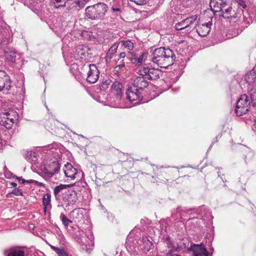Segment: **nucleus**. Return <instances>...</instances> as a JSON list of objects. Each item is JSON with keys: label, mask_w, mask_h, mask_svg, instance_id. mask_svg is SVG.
<instances>
[{"label": "nucleus", "mask_w": 256, "mask_h": 256, "mask_svg": "<svg viewBox=\"0 0 256 256\" xmlns=\"http://www.w3.org/2000/svg\"><path fill=\"white\" fill-rule=\"evenodd\" d=\"M175 58L176 56L171 49L160 47L152 52L151 60L160 67L166 68L174 64Z\"/></svg>", "instance_id": "1"}, {"label": "nucleus", "mask_w": 256, "mask_h": 256, "mask_svg": "<svg viewBox=\"0 0 256 256\" xmlns=\"http://www.w3.org/2000/svg\"><path fill=\"white\" fill-rule=\"evenodd\" d=\"M108 10V6L104 2H98L86 7L85 10L86 16L90 20H101L104 18Z\"/></svg>", "instance_id": "2"}, {"label": "nucleus", "mask_w": 256, "mask_h": 256, "mask_svg": "<svg viewBox=\"0 0 256 256\" xmlns=\"http://www.w3.org/2000/svg\"><path fill=\"white\" fill-rule=\"evenodd\" d=\"M60 164L57 160L50 161L41 168L43 177L50 182H54L59 172Z\"/></svg>", "instance_id": "3"}, {"label": "nucleus", "mask_w": 256, "mask_h": 256, "mask_svg": "<svg viewBox=\"0 0 256 256\" xmlns=\"http://www.w3.org/2000/svg\"><path fill=\"white\" fill-rule=\"evenodd\" d=\"M250 102L246 94H242L238 100L236 108L235 113L237 116H242L246 114L250 108Z\"/></svg>", "instance_id": "4"}, {"label": "nucleus", "mask_w": 256, "mask_h": 256, "mask_svg": "<svg viewBox=\"0 0 256 256\" xmlns=\"http://www.w3.org/2000/svg\"><path fill=\"white\" fill-rule=\"evenodd\" d=\"M64 172L65 176L70 180H78L82 176L83 173L82 170H78L70 163H67L64 168Z\"/></svg>", "instance_id": "5"}, {"label": "nucleus", "mask_w": 256, "mask_h": 256, "mask_svg": "<svg viewBox=\"0 0 256 256\" xmlns=\"http://www.w3.org/2000/svg\"><path fill=\"white\" fill-rule=\"evenodd\" d=\"M140 75L145 76L148 80H156L162 76V72L158 68L144 67L139 70Z\"/></svg>", "instance_id": "6"}, {"label": "nucleus", "mask_w": 256, "mask_h": 256, "mask_svg": "<svg viewBox=\"0 0 256 256\" xmlns=\"http://www.w3.org/2000/svg\"><path fill=\"white\" fill-rule=\"evenodd\" d=\"M85 69L88 70L86 80L91 84L96 82L99 77V71L95 64H91L85 66Z\"/></svg>", "instance_id": "7"}, {"label": "nucleus", "mask_w": 256, "mask_h": 256, "mask_svg": "<svg viewBox=\"0 0 256 256\" xmlns=\"http://www.w3.org/2000/svg\"><path fill=\"white\" fill-rule=\"evenodd\" d=\"M78 242L81 245L90 246L93 245L94 236L92 232L88 230L86 232L82 231L77 234Z\"/></svg>", "instance_id": "8"}, {"label": "nucleus", "mask_w": 256, "mask_h": 256, "mask_svg": "<svg viewBox=\"0 0 256 256\" xmlns=\"http://www.w3.org/2000/svg\"><path fill=\"white\" fill-rule=\"evenodd\" d=\"M196 19L197 16H196L187 18L180 22L176 24L175 28L178 30L186 29L188 32L190 31L192 28V24Z\"/></svg>", "instance_id": "9"}, {"label": "nucleus", "mask_w": 256, "mask_h": 256, "mask_svg": "<svg viewBox=\"0 0 256 256\" xmlns=\"http://www.w3.org/2000/svg\"><path fill=\"white\" fill-rule=\"evenodd\" d=\"M72 57L75 60L84 59L88 54V48L84 45H78L76 46L72 50V53L70 52Z\"/></svg>", "instance_id": "10"}, {"label": "nucleus", "mask_w": 256, "mask_h": 256, "mask_svg": "<svg viewBox=\"0 0 256 256\" xmlns=\"http://www.w3.org/2000/svg\"><path fill=\"white\" fill-rule=\"evenodd\" d=\"M126 98L127 99L132 102L136 101L135 104H138L142 100V95L139 90L134 88L133 86L129 88L126 91Z\"/></svg>", "instance_id": "11"}, {"label": "nucleus", "mask_w": 256, "mask_h": 256, "mask_svg": "<svg viewBox=\"0 0 256 256\" xmlns=\"http://www.w3.org/2000/svg\"><path fill=\"white\" fill-rule=\"evenodd\" d=\"M189 250L193 252L194 256H212L208 253L202 244L191 246Z\"/></svg>", "instance_id": "12"}, {"label": "nucleus", "mask_w": 256, "mask_h": 256, "mask_svg": "<svg viewBox=\"0 0 256 256\" xmlns=\"http://www.w3.org/2000/svg\"><path fill=\"white\" fill-rule=\"evenodd\" d=\"M4 256H27L26 248L22 246H13L4 252Z\"/></svg>", "instance_id": "13"}, {"label": "nucleus", "mask_w": 256, "mask_h": 256, "mask_svg": "<svg viewBox=\"0 0 256 256\" xmlns=\"http://www.w3.org/2000/svg\"><path fill=\"white\" fill-rule=\"evenodd\" d=\"M14 124V118L10 116L9 112L4 114H0V124L4 126L7 129H10L12 128Z\"/></svg>", "instance_id": "14"}, {"label": "nucleus", "mask_w": 256, "mask_h": 256, "mask_svg": "<svg viewBox=\"0 0 256 256\" xmlns=\"http://www.w3.org/2000/svg\"><path fill=\"white\" fill-rule=\"evenodd\" d=\"M12 82L9 76L4 70H0V91L4 88L9 90Z\"/></svg>", "instance_id": "15"}, {"label": "nucleus", "mask_w": 256, "mask_h": 256, "mask_svg": "<svg viewBox=\"0 0 256 256\" xmlns=\"http://www.w3.org/2000/svg\"><path fill=\"white\" fill-rule=\"evenodd\" d=\"M139 75L134 79L132 86L138 90H142L148 86V82L145 76L140 75V73Z\"/></svg>", "instance_id": "16"}, {"label": "nucleus", "mask_w": 256, "mask_h": 256, "mask_svg": "<svg viewBox=\"0 0 256 256\" xmlns=\"http://www.w3.org/2000/svg\"><path fill=\"white\" fill-rule=\"evenodd\" d=\"M212 25L211 22L206 24H199L196 27V31L200 36L202 37L206 36L210 32Z\"/></svg>", "instance_id": "17"}, {"label": "nucleus", "mask_w": 256, "mask_h": 256, "mask_svg": "<svg viewBox=\"0 0 256 256\" xmlns=\"http://www.w3.org/2000/svg\"><path fill=\"white\" fill-rule=\"evenodd\" d=\"M211 10L214 12H220L226 6V3L224 0H211L210 2Z\"/></svg>", "instance_id": "18"}, {"label": "nucleus", "mask_w": 256, "mask_h": 256, "mask_svg": "<svg viewBox=\"0 0 256 256\" xmlns=\"http://www.w3.org/2000/svg\"><path fill=\"white\" fill-rule=\"evenodd\" d=\"M153 246V243L146 236H143L140 244V249L146 253Z\"/></svg>", "instance_id": "19"}, {"label": "nucleus", "mask_w": 256, "mask_h": 256, "mask_svg": "<svg viewBox=\"0 0 256 256\" xmlns=\"http://www.w3.org/2000/svg\"><path fill=\"white\" fill-rule=\"evenodd\" d=\"M4 52L6 58L10 62H14L16 58V50L12 47H6L4 49Z\"/></svg>", "instance_id": "20"}, {"label": "nucleus", "mask_w": 256, "mask_h": 256, "mask_svg": "<svg viewBox=\"0 0 256 256\" xmlns=\"http://www.w3.org/2000/svg\"><path fill=\"white\" fill-rule=\"evenodd\" d=\"M122 84L118 82H114L112 86V92L116 95V98L120 100L122 95Z\"/></svg>", "instance_id": "21"}, {"label": "nucleus", "mask_w": 256, "mask_h": 256, "mask_svg": "<svg viewBox=\"0 0 256 256\" xmlns=\"http://www.w3.org/2000/svg\"><path fill=\"white\" fill-rule=\"evenodd\" d=\"M51 195L50 194H44L42 198V204L44 206V212H46L48 209H50L51 206Z\"/></svg>", "instance_id": "22"}, {"label": "nucleus", "mask_w": 256, "mask_h": 256, "mask_svg": "<svg viewBox=\"0 0 256 256\" xmlns=\"http://www.w3.org/2000/svg\"><path fill=\"white\" fill-rule=\"evenodd\" d=\"M118 42L114 43L108 50L106 55V60H110L112 58L114 54L116 52L118 48Z\"/></svg>", "instance_id": "23"}, {"label": "nucleus", "mask_w": 256, "mask_h": 256, "mask_svg": "<svg viewBox=\"0 0 256 256\" xmlns=\"http://www.w3.org/2000/svg\"><path fill=\"white\" fill-rule=\"evenodd\" d=\"M190 244L189 240L186 238L180 239L176 242V251L182 250L186 248H188Z\"/></svg>", "instance_id": "24"}, {"label": "nucleus", "mask_w": 256, "mask_h": 256, "mask_svg": "<svg viewBox=\"0 0 256 256\" xmlns=\"http://www.w3.org/2000/svg\"><path fill=\"white\" fill-rule=\"evenodd\" d=\"M246 81L250 85L256 83V74L254 70L250 72L246 76Z\"/></svg>", "instance_id": "25"}, {"label": "nucleus", "mask_w": 256, "mask_h": 256, "mask_svg": "<svg viewBox=\"0 0 256 256\" xmlns=\"http://www.w3.org/2000/svg\"><path fill=\"white\" fill-rule=\"evenodd\" d=\"M232 6H227V4H226V6H224V8H223L222 10L220 12H222L224 18H232L234 15V10H232Z\"/></svg>", "instance_id": "26"}, {"label": "nucleus", "mask_w": 256, "mask_h": 256, "mask_svg": "<svg viewBox=\"0 0 256 256\" xmlns=\"http://www.w3.org/2000/svg\"><path fill=\"white\" fill-rule=\"evenodd\" d=\"M51 248L54 250L58 256H68V253L63 249L50 246Z\"/></svg>", "instance_id": "27"}, {"label": "nucleus", "mask_w": 256, "mask_h": 256, "mask_svg": "<svg viewBox=\"0 0 256 256\" xmlns=\"http://www.w3.org/2000/svg\"><path fill=\"white\" fill-rule=\"evenodd\" d=\"M120 43L128 50H132L134 48V44L130 40H121Z\"/></svg>", "instance_id": "28"}, {"label": "nucleus", "mask_w": 256, "mask_h": 256, "mask_svg": "<svg viewBox=\"0 0 256 256\" xmlns=\"http://www.w3.org/2000/svg\"><path fill=\"white\" fill-rule=\"evenodd\" d=\"M146 58V53H142L138 58H134V62L136 65H140L145 61Z\"/></svg>", "instance_id": "29"}, {"label": "nucleus", "mask_w": 256, "mask_h": 256, "mask_svg": "<svg viewBox=\"0 0 256 256\" xmlns=\"http://www.w3.org/2000/svg\"><path fill=\"white\" fill-rule=\"evenodd\" d=\"M10 42V39L9 38L4 37L2 38L0 42V46L2 50H4V49L6 48V47H9L8 44Z\"/></svg>", "instance_id": "30"}, {"label": "nucleus", "mask_w": 256, "mask_h": 256, "mask_svg": "<svg viewBox=\"0 0 256 256\" xmlns=\"http://www.w3.org/2000/svg\"><path fill=\"white\" fill-rule=\"evenodd\" d=\"M54 7L60 8L66 6V0H52Z\"/></svg>", "instance_id": "31"}, {"label": "nucleus", "mask_w": 256, "mask_h": 256, "mask_svg": "<svg viewBox=\"0 0 256 256\" xmlns=\"http://www.w3.org/2000/svg\"><path fill=\"white\" fill-rule=\"evenodd\" d=\"M242 14H243V18L244 19L247 20L248 18L250 19V20L248 21V23L250 24V22L252 23L254 21H253L254 16V13L252 14H248L247 12H246V14H244V11L242 10Z\"/></svg>", "instance_id": "32"}, {"label": "nucleus", "mask_w": 256, "mask_h": 256, "mask_svg": "<svg viewBox=\"0 0 256 256\" xmlns=\"http://www.w3.org/2000/svg\"><path fill=\"white\" fill-rule=\"evenodd\" d=\"M165 243L166 244V246L168 248L170 249V251L176 250V246L175 244H172V242L170 241L169 238H168L166 240Z\"/></svg>", "instance_id": "33"}, {"label": "nucleus", "mask_w": 256, "mask_h": 256, "mask_svg": "<svg viewBox=\"0 0 256 256\" xmlns=\"http://www.w3.org/2000/svg\"><path fill=\"white\" fill-rule=\"evenodd\" d=\"M60 218L63 224L65 226L67 227L70 223L72 222V221L68 219L64 214H60Z\"/></svg>", "instance_id": "34"}, {"label": "nucleus", "mask_w": 256, "mask_h": 256, "mask_svg": "<svg viewBox=\"0 0 256 256\" xmlns=\"http://www.w3.org/2000/svg\"><path fill=\"white\" fill-rule=\"evenodd\" d=\"M66 188L64 184H60L56 186L54 190V195L56 196L62 190Z\"/></svg>", "instance_id": "35"}, {"label": "nucleus", "mask_w": 256, "mask_h": 256, "mask_svg": "<svg viewBox=\"0 0 256 256\" xmlns=\"http://www.w3.org/2000/svg\"><path fill=\"white\" fill-rule=\"evenodd\" d=\"M249 94L251 100V102L252 104L256 101V88H252L250 90Z\"/></svg>", "instance_id": "36"}, {"label": "nucleus", "mask_w": 256, "mask_h": 256, "mask_svg": "<svg viewBox=\"0 0 256 256\" xmlns=\"http://www.w3.org/2000/svg\"><path fill=\"white\" fill-rule=\"evenodd\" d=\"M35 157V153L32 152H28L25 154L26 159L29 162L33 161L32 158Z\"/></svg>", "instance_id": "37"}, {"label": "nucleus", "mask_w": 256, "mask_h": 256, "mask_svg": "<svg viewBox=\"0 0 256 256\" xmlns=\"http://www.w3.org/2000/svg\"><path fill=\"white\" fill-rule=\"evenodd\" d=\"M9 194H14L16 196H22V192L21 190L15 188Z\"/></svg>", "instance_id": "38"}, {"label": "nucleus", "mask_w": 256, "mask_h": 256, "mask_svg": "<svg viewBox=\"0 0 256 256\" xmlns=\"http://www.w3.org/2000/svg\"><path fill=\"white\" fill-rule=\"evenodd\" d=\"M4 176L6 178H11V177L12 176V173L8 170V168L6 166L4 168Z\"/></svg>", "instance_id": "39"}, {"label": "nucleus", "mask_w": 256, "mask_h": 256, "mask_svg": "<svg viewBox=\"0 0 256 256\" xmlns=\"http://www.w3.org/2000/svg\"><path fill=\"white\" fill-rule=\"evenodd\" d=\"M74 2L76 6L80 8H84L85 5L84 2L81 0H76Z\"/></svg>", "instance_id": "40"}, {"label": "nucleus", "mask_w": 256, "mask_h": 256, "mask_svg": "<svg viewBox=\"0 0 256 256\" xmlns=\"http://www.w3.org/2000/svg\"><path fill=\"white\" fill-rule=\"evenodd\" d=\"M198 222V219L197 218H193L189 219L186 222V225L188 226L190 224H197Z\"/></svg>", "instance_id": "41"}, {"label": "nucleus", "mask_w": 256, "mask_h": 256, "mask_svg": "<svg viewBox=\"0 0 256 256\" xmlns=\"http://www.w3.org/2000/svg\"><path fill=\"white\" fill-rule=\"evenodd\" d=\"M131 2H134L138 5H142L146 4L148 0H130Z\"/></svg>", "instance_id": "42"}, {"label": "nucleus", "mask_w": 256, "mask_h": 256, "mask_svg": "<svg viewBox=\"0 0 256 256\" xmlns=\"http://www.w3.org/2000/svg\"><path fill=\"white\" fill-rule=\"evenodd\" d=\"M124 66L125 65L124 64L118 65L114 68V70L116 72H120L121 69L124 68Z\"/></svg>", "instance_id": "43"}, {"label": "nucleus", "mask_w": 256, "mask_h": 256, "mask_svg": "<svg viewBox=\"0 0 256 256\" xmlns=\"http://www.w3.org/2000/svg\"><path fill=\"white\" fill-rule=\"evenodd\" d=\"M238 5L242 8L244 9L246 8V5L244 2V0H237Z\"/></svg>", "instance_id": "44"}, {"label": "nucleus", "mask_w": 256, "mask_h": 256, "mask_svg": "<svg viewBox=\"0 0 256 256\" xmlns=\"http://www.w3.org/2000/svg\"><path fill=\"white\" fill-rule=\"evenodd\" d=\"M14 177L16 178L22 184H25L26 182V180L20 177H18V176H14Z\"/></svg>", "instance_id": "45"}, {"label": "nucleus", "mask_w": 256, "mask_h": 256, "mask_svg": "<svg viewBox=\"0 0 256 256\" xmlns=\"http://www.w3.org/2000/svg\"><path fill=\"white\" fill-rule=\"evenodd\" d=\"M34 184H35L36 185L38 186H43V184L42 182H38L35 180H34Z\"/></svg>", "instance_id": "46"}, {"label": "nucleus", "mask_w": 256, "mask_h": 256, "mask_svg": "<svg viewBox=\"0 0 256 256\" xmlns=\"http://www.w3.org/2000/svg\"><path fill=\"white\" fill-rule=\"evenodd\" d=\"M112 10L114 12H120V8H115L112 7Z\"/></svg>", "instance_id": "47"}, {"label": "nucleus", "mask_w": 256, "mask_h": 256, "mask_svg": "<svg viewBox=\"0 0 256 256\" xmlns=\"http://www.w3.org/2000/svg\"><path fill=\"white\" fill-rule=\"evenodd\" d=\"M126 56V54L125 52H122L120 53L119 56L120 58H125Z\"/></svg>", "instance_id": "48"}, {"label": "nucleus", "mask_w": 256, "mask_h": 256, "mask_svg": "<svg viewBox=\"0 0 256 256\" xmlns=\"http://www.w3.org/2000/svg\"><path fill=\"white\" fill-rule=\"evenodd\" d=\"M34 180H26V183H28L29 184H34Z\"/></svg>", "instance_id": "49"}, {"label": "nucleus", "mask_w": 256, "mask_h": 256, "mask_svg": "<svg viewBox=\"0 0 256 256\" xmlns=\"http://www.w3.org/2000/svg\"><path fill=\"white\" fill-rule=\"evenodd\" d=\"M10 185H11L12 187L14 188H16V186H17V184H16V182H12L10 183Z\"/></svg>", "instance_id": "50"}, {"label": "nucleus", "mask_w": 256, "mask_h": 256, "mask_svg": "<svg viewBox=\"0 0 256 256\" xmlns=\"http://www.w3.org/2000/svg\"><path fill=\"white\" fill-rule=\"evenodd\" d=\"M253 21H254V22H256V10L254 12V16Z\"/></svg>", "instance_id": "51"}, {"label": "nucleus", "mask_w": 256, "mask_h": 256, "mask_svg": "<svg viewBox=\"0 0 256 256\" xmlns=\"http://www.w3.org/2000/svg\"><path fill=\"white\" fill-rule=\"evenodd\" d=\"M105 86H107V84L106 82H104V83L102 84L100 86V87H102V88H104Z\"/></svg>", "instance_id": "52"}, {"label": "nucleus", "mask_w": 256, "mask_h": 256, "mask_svg": "<svg viewBox=\"0 0 256 256\" xmlns=\"http://www.w3.org/2000/svg\"><path fill=\"white\" fill-rule=\"evenodd\" d=\"M192 210H187L186 213H187L188 214H192V212H192Z\"/></svg>", "instance_id": "53"}, {"label": "nucleus", "mask_w": 256, "mask_h": 256, "mask_svg": "<svg viewBox=\"0 0 256 256\" xmlns=\"http://www.w3.org/2000/svg\"><path fill=\"white\" fill-rule=\"evenodd\" d=\"M252 105L255 108L256 110V101L254 102L253 104H252Z\"/></svg>", "instance_id": "54"}, {"label": "nucleus", "mask_w": 256, "mask_h": 256, "mask_svg": "<svg viewBox=\"0 0 256 256\" xmlns=\"http://www.w3.org/2000/svg\"><path fill=\"white\" fill-rule=\"evenodd\" d=\"M86 33H87V32H82V36H84V34H86Z\"/></svg>", "instance_id": "55"}, {"label": "nucleus", "mask_w": 256, "mask_h": 256, "mask_svg": "<svg viewBox=\"0 0 256 256\" xmlns=\"http://www.w3.org/2000/svg\"><path fill=\"white\" fill-rule=\"evenodd\" d=\"M220 172H218V176H220Z\"/></svg>", "instance_id": "56"}, {"label": "nucleus", "mask_w": 256, "mask_h": 256, "mask_svg": "<svg viewBox=\"0 0 256 256\" xmlns=\"http://www.w3.org/2000/svg\"><path fill=\"white\" fill-rule=\"evenodd\" d=\"M40 2L44 1V0H38Z\"/></svg>", "instance_id": "57"}, {"label": "nucleus", "mask_w": 256, "mask_h": 256, "mask_svg": "<svg viewBox=\"0 0 256 256\" xmlns=\"http://www.w3.org/2000/svg\"><path fill=\"white\" fill-rule=\"evenodd\" d=\"M246 156L245 157V162H246Z\"/></svg>", "instance_id": "58"}, {"label": "nucleus", "mask_w": 256, "mask_h": 256, "mask_svg": "<svg viewBox=\"0 0 256 256\" xmlns=\"http://www.w3.org/2000/svg\"><path fill=\"white\" fill-rule=\"evenodd\" d=\"M46 109H47L48 110V108L47 107V106H46Z\"/></svg>", "instance_id": "59"}]
</instances>
